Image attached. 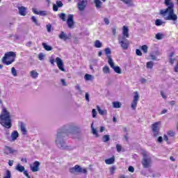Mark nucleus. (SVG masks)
<instances>
[{
	"label": "nucleus",
	"mask_w": 178,
	"mask_h": 178,
	"mask_svg": "<svg viewBox=\"0 0 178 178\" xmlns=\"http://www.w3.org/2000/svg\"><path fill=\"white\" fill-rule=\"evenodd\" d=\"M56 62L57 63V66L61 72H65V68L63 67V60L60 59V58L57 57L56 58Z\"/></svg>",
	"instance_id": "nucleus-12"
},
{
	"label": "nucleus",
	"mask_w": 178,
	"mask_h": 178,
	"mask_svg": "<svg viewBox=\"0 0 178 178\" xmlns=\"http://www.w3.org/2000/svg\"><path fill=\"white\" fill-rule=\"evenodd\" d=\"M113 108H115V109L122 108V103H120V102H113Z\"/></svg>",
	"instance_id": "nucleus-30"
},
{
	"label": "nucleus",
	"mask_w": 178,
	"mask_h": 178,
	"mask_svg": "<svg viewBox=\"0 0 178 178\" xmlns=\"http://www.w3.org/2000/svg\"><path fill=\"white\" fill-rule=\"evenodd\" d=\"M129 172H131V173H134V167L130 165L128 168Z\"/></svg>",
	"instance_id": "nucleus-53"
},
{
	"label": "nucleus",
	"mask_w": 178,
	"mask_h": 178,
	"mask_svg": "<svg viewBox=\"0 0 178 178\" xmlns=\"http://www.w3.org/2000/svg\"><path fill=\"white\" fill-rule=\"evenodd\" d=\"M103 72L105 74H108L109 73H111V69H109V67L108 66H104L103 67Z\"/></svg>",
	"instance_id": "nucleus-36"
},
{
	"label": "nucleus",
	"mask_w": 178,
	"mask_h": 178,
	"mask_svg": "<svg viewBox=\"0 0 178 178\" xmlns=\"http://www.w3.org/2000/svg\"><path fill=\"white\" fill-rule=\"evenodd\" d=\"M59 38L60 40H63L64 41H66V40H69V37L67 36V35H66V33H65V32L61 31L60 34L58 35Z\"/></svg>",
	"instance_id": "nucleus-24"
},
{
	"label": "nucleus",
	"mask_w": 178,
	"mask_h": 178,
	"mask_svg": "<svg viewBox=\"0 0 178 178\" xmlns=\"http://www.w3.org/2000/svg\"><path fill=\"white\" fill-rule=\"evenodd\" d=\"M141 49L144 54H147V52H148V46L144 44L141 47Z\"/></svg>",
	"instance_id": "nucleus-45"
},
{
	"label": "nucleus",
	"mask_w": 178,
	"mask_h": 178,
	"mask_svg": "<svg viewBox=\"0 0 178 178\" xmlns=\"http://www.w3.org/2000/svg\"><path fill=\"white\" fill-rule=\"evenodd\" d=\"M97 109L101 116H105L108 114V111L106 109L102 110L99 106H97Z\"/></svg>",
	"instance_id": "nucleus-19"
},
{
	"label": "nucleus",
	"mask_w": 178,
	"mask_h": 178,
	"mask_svg": "<svg viewBox=\"0 0 178 178\" xmlns=\"http://www.w3.org/2000/svg\"><path fill=\"white\" fill-rule=\"evenodd\" d=\"M120 41H129V40L126 39V35L120 36L118 38V42H120Z\"/></svg>",
	"instance_id": "nucleus-43"
},
{
	"label": "nucleus",
	"mask_w": 178,
	"mask_h": 178,
	"mask_svg": "<svg viewBox=\"0 0 178 178\" xmlns=\"http://www.w3.org/2000/svg\"><path fill=\"white\" fill-rule=\"evenodd\" d=\"M63 6V3L61 1H56V4L53 5V10L54 12H58V8H62Z\"/></svg>",
	"instance_id": "nucleus-14"
},
{
	"label": "nucleus",
	"mask_w": 178,
	"mask_h": 178,
	"mask_svg": "<svg viewBox=\"0 0 178 178\" xmlns=\"http://www.w3.org/2000/svg\"><path fill=\"white\" fill-rule=\"evenodd\" d=\"M88 4V0H79L77 3L78 9L80 12L86 10L87 5Z\"/></svg>",
	"instance_id": "nucleus-10"
},
{
	"label": "nucleus",
	"mask_w": 178,
	"mask_h": 178,
	"mask_svg": "<svg viewBox=\"0 0 178 178\" xmlns=\"http://www.w3.org/2000/svg\"><path fill=\"white\" fill-rule=\"evenodd\" d=\"M105 131V127H101L99 129L100 133H104Z\"/></svg>",
	"instance_id": "nucleus-60"
},
{
	"label": "nucleus",
	"mask_w": 178,
	"mask_h": 178,
	"mask_svg": "<svg viewBox=\"0 0 178 178\" xmlns=\"http://www.w3.org/2000/svg\"><path fill=\"white\" fill-rule=\"evenodd\" d=\"M31 19L33 23H34L35 24V26H40V23H38V20L37 19V18L35 16H32Z\"/></svg>",
	"instance_id": "nucleus-38"
},
{
	"label": "nucleus",
	"mask_w": 178,
	"mask_h": 178,
	"mask_svg": "<svg viewBox=\"0 0 178 178\" xmlns=\"http://www.w3.org/2000/svg\"><path fill=\"white\" fill-rule=\"evenodd\" d=\"M19 13L21 16H26L27 15V8L24 6L18 7Z\"/></svg>",
	"instance_id": "nucleus-16"
},
{
	"label": "nucleus",
	"mask_w": 178,
	"mask_h": 178,
	"mask_svg": "<svg viewBox=\"0 0 178 178\" xmlns=\"http://www.w3.org/2000/svg\"><path fill=\"white\" fill-rule=\"evenodd\" d=\"M16 58V53L13 51L7 52L4 54V56L2 58L1 62L7 66L12 65L15 62Z\"/></svg>",
	"instance_id": "nucleus-4"
},
{
	"label": "nucleus",
	"mask_w": 178,
	"mask_h": 178,
	"mask_svg": "<svg viewBox=\"0 0 178 178\" xmlns=\"http://www.w3.org/2000/svg\"><path fill=\"white\" fill-rule=\"evenodd\" d=\"M122 2H124L128 6H134V3H133V0H121Z\"/></svg>",
	"instance_id": "nucleus-26"
},
{
	"label": "nucleus",
	"mask_w": 178,
	"mask_h": 178,
	"mask_svg": "<svg viewBox=\"0 0 178 178\" xmlns=\"http://www.w3.org/2000/svg\"><path fill=\"white\" fill-rule=\"evenodd\" d=\"M167 134L169 136V137H175L176 136V132L172 130H170L167 131Z\"/></svg>",
	"instance_id": "nucleus-40"
},
{
	"label": "nucleus",
	"mask_w": 178,
	"mask_h": 178,
	"mask_svg": "<svg viewBox=\"0 0 178 178\" xmlns=\"http://www.w3.org/2000/svg\"><path fill=\"white\" fill-rule=\"evenodd\" d=\"M95 3L97 9L101 8V6L102 5V2L100 0H95Z\"/></svg>",
	"instance_id": "nucleus-32"
},
{
	"label": "nucleus",
	"mask_w": 178,
	"mask_h": 178,
	"mask_svg": "<svg viewBox=\"0 0 178 178\" xmlns=\"http://www.w3.org/2000/svg\"><path fill=\"white\" fill-rule=\"evenodd\" d=\"M117 152H120L122 151V146L119 144L116 145Z\"/></svg>",
	"instance_id": "nucleus-52"
},
{
	"label": "nucleus",
	"mask_w": 178,
	"mask_h": 178,
	"mask_svg": "<svg viewBox=\"0 0 178 178\" xmlns=\"http://www.w3.org/2000/svg\"><path fill=\"white\" fill-rule=\"evenodd\" d=\"M115 171H116V167L115 165L112 166L110 168V172H111V175H113V173H115Z\"/></svg>",
	"instance_id": "nucleus-49"
},
{
	"label": "nucleus",
	"mask_w": 178,
	"mask_h": 178,
	"mask_svg": "<svg viewBox=\"0 0 178 178\" xmlns=\"http://www.w3.org/2000/svg\"><path fill=\"white\" fill-rule=\"evenodd\" d=\"M0 124L6 129H10L12 127V118L10 116V112H9L6 108H3L0 115Z\"/></svg>",
	"instance_id": "nucleus-3"
},
{
	"label": "nucleus",
	"mask_w": 178,
	"mask_h": 178,
	"mask_svg": "<svg viewBox=\"0 0 178 178\" xmlns=\"http://www.w3.org/2000/svg\"><path fill=\"white\" fill-rule=\"evenodd\" d=\"M105 163L106 165H113V163H115V157L113 156L110 159H107L105 160Z\"/></svg>",
	"instance_id": "nucleus-25"
},
{
	"label": "nucleus",
	"mask_w": 178,
	"mask_h": 178,
	"mask_svg": "<svg viewBox=\"0 0 178 178\" xmlns=\"http://www.w3.org/2000/svg\"><path fill=\"white\" fill-rule=\"evenodd\" d=\"M94 47L95 48H102V42L99 40H95L94 43Z\"/></svg>",
	"instance_id": "nucleus-29"
},
{
	"label": "nucleus",
	"mask_w": 178,
	"mask_h": 178,
	"mask_svg": "<svg viewBox=\"0 0 178 178\" xmlns=\"http://www.w3.org/2000/svg\"><path fill=\"white\" fill-rule=\"evenodd\" d=\"M69 172L72 175H77L79 173H83V175H87V169L83 168L79 165H76L74 167L69 168Z\"/></svg>",
	"instance_id": "nucleus-5"
},
{
	"label": "nucleus",
	"mask_w": 178,
	"mask_h": 178,
	"mask_svg": "<svg viewBox=\"0 0 178 178\" xmlns=\"http://www.w3.org/2000/svg\"><path fill=\"white\" fill-rule=\"evenodd\" d=\"M44 58H45V55H44V53L39 54L38 55L39 60H44Z\"/></svg>",
	"instance_id": "nucleus-48"
},
{
	"label": "nucleus",
	"mask_w": 178,
	"mask_h": 178,
	"mask_svg": "<svg viewBox=\"0 0 178 178\" xmlns=\"http://www.w3.org/2000/svg\"><path fill=\"white\" fill-rule=\"evenodd\" d=\"M85 98H86V101H87V102H90V94H88V92L86 93Z\"/></svg>",
	"instance_id": "nucleus-51"
},
{
	"label": "nucleus",
	"mask_w": 178,
	"mask_h": 178,
	"mask_svg": "<svg viewBox=\"0 0 178 178\" xmlns=\"http://www.w3.org/2000/svg\"><path fill=\"white\" fill-rule=\"evenodd\" d=\"M136 55H138V56H143V53L141 52V50L137 49L136 50Z\"/></svg>",
	"instance_id": "nucleus-50"
},
{
	"label": "nucleus",
	"mask_w": 178,
	"mask_h": 178,
	"mask_svg": "<svg viewBox=\"0 0 178 178\" xmlns=\"http://www.w3.org/2000/svg\"><path fill=\"white\" fill-rule=\"evenodd\" d=\"M174 71L175 72V73H178V65H177H177L175 67Z\"/></svg>",
	"instance_id": "nucleus-64"
},
{
	"label": "nucleus",
	"mask_w": 178,
	"mask_h": 178,
	"mask_svg": "<svg viewBox=\"0 0 178 178\" xmlns=\"http://www.w3.org/2000/svg\"><path fill=\"white\" fill-rule=\"evenodd\" d=\"M35 15H40V16H47V11H38L37 8L32 9Z\"/></svg>",
	"instance_id": "nucleus-18"
},
{
	"label": "nucleus",
	"mask_w": 178,
	"mask_h": 178,
	"mask_svg": "<svg viewBox=\"0 0 178 178\" xmlns=\"http://www.w3.org/2000/svg\"><path fill=\"white\" fill-rule=\"evenodd\" d=\"M19 137V132L17 131H13L11 134L12 141H16Z\"/></svg>",
	"instance_id": "nucleus-21"
},
{
	"label": "nucleus",
	"mask_w": 178,
	"mask_h": 178,
	"mask_svg": "<svg viewBox=\"0 0 178 178\" xmlns=\"http://www.w3.org/2000/svg\"><path fill=\"white\" fill-rule=\"evenodd\" d=\"M91 130H92V134L93 136H95L97 138L99 137V134H98V131H97V129L94 128V122L91 124Z\"/></svg>",
	"instance_id": "nucleus-20"
},
{
	"label": "nucleus",
	"mask_w": 178,
	"mask_h": 178,
	"mask_svg": "<svg viewBox=\"0 0 178 178\" xmlns=\"http://www.w3.org/2000/svg\"><path fill=\"white\" fill-rule=\"evenodd\" d=\"M104 22L105 24H106L107 26L109 24V23H111L108 18H104Z\"/></svg>",
	"instance_id": "nucleus-56"
},
{
	"label": "nucleus",
	"mask_w": 178,
	"mask_h": 178,
	"mask_svg": "<svg viewBox=\"0 0 178 178\" xmlns=\"http://www.w3.org/2000/svg\"><path fill=\"white\" fill-rule=\"evenodd\" d=\"M140 99V95H138V92H134V99L131 102V108L134 110L136 111L137 108V105L138 104V101Z\"/></svg>",
	"instance_id": "nucleus-9"
},
{
	"label": "nucleus",
	"mask_w": 178,
	"mask_h": 178,
	"mask_svg": "<svg viewBox=\"0 0 178 178\" xmlns=\"http://www.w3.org/2000/svg\"><path fill=\"white\" fill-rule=\"evenodd\" d=\"M11 73H12L13 76H14V77H16V76H17V71L16 70V68L13 67L11 68Z\"/></svg>",
	"instance_id": "nucleus-44"
},
{
	"label": "nucleus",
	"mask_w": 178,
	"mask_h": 178,
	"mask_svg": "<svg viewBox=\"0 0 178 178\" xmlns=\"http://www.w3.org/2000/svg\"><path fill=\"white\" fill-rule=\"evenodd\" d=\"M122 34H123V35L126 36V38H129V28L127 26H123Z\"/></svg>",
	"instance_id": "nucleus-23"
},
{
	"label": "nucleus",
	"mask_w": 178,
	"mask_h": 178,
	"mask_svg": "<svg viewBox=\"0 0 178 178\" xmlns=\"http://www.w3.org/2000/svg\"><path fill=\"white\" fill-rule=\"evenodd\" d=\"M97 110L95 108H93L92 110V116L94 119H95V118H97Z\"/></svg>",
	"instance_id": "nucleus-47"
},
{
	"label": "nucleus",
	"mask_w": 178,
	"mask_h": 178,
	"mask_svg": "<svg viewBox=\"0 0 178 178\" xmlns=\"http://www.w3.org/2000/svg\"><path fill=\"white\" fill-rule=\"evenodd\" d=\"M15 151L12 147L9 146H6L4 149V154H6V155H9V154H13Z\"/></svg>",
	"instance_id": "nucleus-22"
},
{
	"label": "nucleus",
	"mask_w": 178,
	"mask_h": 178,
	"mask_svg": "<svg viewBox=\"0 0 178 178\" xmlns=\"http://www.w3.org/2000/svg\"><path fill=\"white\" fill-rule=\"evenodd\" d=\"M20 131L24 136L27 135V129H26V124H24V122H20Z\"/></svg>",
	"instance_id": "nucleus-17"
},
{
	"label": "nucleus",
	"mask_w": 178,
	"mask_h": 178,
	"mask_svg": "<svg viewBox=\"0 0 178 178\" xmlns=\"http://www.w3.org/2000/svg\"><path fill=\"white\" fill-rule=\"evenodd\" d=\"M113 35H116V27L113 28Z\"/></svg>",
	"instance_id": "nucleus-63"
},
{
	"label": "nucleus",
	"mask_w": 178,
	"mask_h": 178,
	"mask_svg": "<svg viewBox=\"0 0 178 178\" xmlns=\"http://www.w3.org/2000/svg\"><path fill=\"white\" fill-rule=\"evenodd\" d=\"M163 138H164V140L166 141V143H169V138H168V135L164 134Z\"/></svg>",
	"instance_id": "nucleus-55"
},
{
	"label": "nucleus",
	"mask_w": 178,
	"mask_h": 178,
	"mask_svg": "<svg viewBox=\"0 0 178 178\" xmlns=\"http://www.w3.org/2000/svg\"><path fill=\"white\" fill-rule=\"evenodd\" d=\"M156 26H162V24H165V22H163L162 19H158L155 21Z\"/></svg>",
	"instance_id": "nucleus-35"
},
{
	"label": "nucleus",
	"mask_w": 178,
	"mask_h": 178,
	"mask_svg": "<svg viewBox=\"0 0 178 178\" xmlns=\"http://www.w3.org/2000/svg\"><path fill=\"white\" fill-rule=\"evenodd\" d=\"M85 80L86 81H90V80H92V75L91 74H86L85 76H84Z\"/></svg>",
	"instance_id": "nucleus-42"
},
{
	"label": "nucleus",
	"mask_w": 178,
	"mask_h": 178,
	"mask_svg": "<svg viewBox=\"0 0 178 178\" xmlns=\"http://www.w3.org/2000/svg\"><path fill=\"white\" fill-rule=\"evenodd\" d=\"M74 15L72 14L68 15V18L67 19V24L69 29H74Z\"/></svg>",
	"instance_id": "nucleus-11"
},
{
	"label": "nucleus",
	"mask_w": 178,
	"mask_h": 178,
	"mask_svg": "<svg viewBox=\"0 0 178 178\" xmlns=\"http://www.w3.org/2000/svg\"><path fill=\"white\" fill-rule=\"evenodd\" d=\"M13 160H9L8 161V165L9 166H13Z\"/></svg>",
	"instance_id": "nucleus-62"
},
{
	"label": "nucleus",
	"mask_w": 178,
	"mask_h": 178,
	"mask_svg": "<svg viewBox=\"0 0 178 178\" xmlns=\"http://www.w3.org/2000/svg\"><path fill=\"white\" fill-rule=\"evenodd\" d=\"M162 141H163V138H162V136H159L158 138H157V143H162Z\"/></svg>",
	"instance_id": "nucleus-58"
},
{
	"label": "nucleus",
	"mask_w": 178,
	"mask_h": 178,
	"mask_svg": "<svg viewBox=\"0 0 178 178\" xmlns=\"http://www.w3.org/2000/svg\"><path fill=\"white\" fill-rule=\"evenodd\" d=\"M155 38H156V40H162V38H163V34L158 33L157 34H156Z\"/></svg>",
	"instance_id": "nucleus-46"
},
{
	"label": "nucleus",
	"mask_w": 178,
	"mask_h": 178,
	"mask_svg": "<svg viewBox=\"0 0 178 178\" xmlns=\"http://www.w3.org/2000/svg\"><path fill=\"white\" fill-rule=\"evenodd\" d=\"M140 83L142 84H145V83H147V79H145V78H141L140 79Z\"/></svg>",
	"instance_id": "nucleus-57"
},
{
	"label": "nucleus",
	"mask_w": 178,
	"mask_h": 178,
	"mask_svg": "<svg viewBox=\"0 0 178 178\" xmlns=\"http://www.w3.org/2000/svg\"><path fill=\"white\" fill-rule=\"evenodd\" d=\"M166 9L160 10V15L163 16L165 20H172L173 24H177V15L175 14V3L170 0H165Z\"/></svg>",
	"instance_id": "nucleus-2"
},
{
	"label": "nucleus",
	"mask_w": 178,
	"mask_h": 178,
	"mask_svg": "<svg viewBox=\"0 0 178 178\" xmlns=\"http://www.w3.org/2000/svg\"><path fill=\"white\" fill-rule=\"evenodd\" d=\"M169 60H170V63L171 65H173V64L175 63V58H170Z\"/></svg>",
	"instance_id": "nucleus-59"
},
{
	"label": "nucleus",
	"mask_w": 178,
	"mask_h": 178,
	"mask_svg": "<svg viewBox=\"0 0 178 178\" xmlns=\"http://www.w3.org/2000/svg\"><path fill=\"white\" fill-rule=\"evenodd\" d=\"M60 81H61L63 86H67V85H66V81H65L64 79H60Z\"/></svg>",
	"instance_id": "nucleus-61"
},
{
	"label": "nucleus",
	"mask_w": 178,
	"mask_h": 178,
	"mask_svg": "<svg viewBox=\"0 0 178 178\" xmlns=\"http://www.w3.org/2000/svg\"><path fill=\"white\" fill-rule=\"evenodd\" d=\"M58 17L63 22H66V14L64 13H61L60 14L58 15Z\"/></svg>",
	"instance_id": "nucleus-37"
},
{
	"label": "nucleus",
	"mask_w": 178,
	"mask_h": 178,
	"mask_svg": "<svg viewBox=\"0 0 178 178\" xmlns=\"http://www.w3.org/2000/svg\"><path fill=\"white\" fill-rule=\"evenodd\" d=\"M42 45L45 51H52V47L48 45L47 43L43 42Z\"/></svg>",
	"instance_id": "nucleus-27"
},
{
	"label": "nucleus",
	"mask_w": 178,
	"mask_h": 178,
	"mask_svg": "<svg viewBox=\"0 0 178 178\" xmlns=\"http://www.w3.org/2000/svg\"><path fill=\"white\" fill-rule=\"evenodd\" d=\"M30 74L32 79H37L38 77V72L35 70L31 71Z\"/></svg>",
	"instance_id": "nucleus-28"
},
{
	"label": "nucleus",
	"mask_w": 178,
	"mask_h": 178,
	"mask_svg": "<svg viewBox=\"0 0 178 178\" xmlns=\"http://www.w3.org/2000/svg\"><path fill=\"white\" fill-rule=\"evenodd\" d=\"M75 89L79 91V94L80 95H83V92H84V91L83 90H81V87H80V85L77 84L76 86H75Z\"/></svg>",
	"instance_id": "nucleus-34"
},
{
	"label": "nucleus",
	"mask_w": 178,
	"mask_h": 178,
	"mask_svg": "<svg viewBox=\"0 0 178 178\" xmlns=\"http://www.w3.org/2000/svg\"><path fill=\"white\" fill-rule=\"evenodd\" d=\"M152 164V159L149 157L147 152L143 153V158L142 159V165L145 169H148V168H151V165Z\"/></svg>",
	"instance_id": "nucleus-6"
},
{
	"label": "nucleus",
	"mask_w": 178,
	"mask_h": 178,
	"mask_svg": "<svg viewBox=\"0 0 178 178\" xmlns=\"http://www.w3.org/2000/svg\"><path fill=\"white\" fill-rule=\"evenodd\" d=\"M76 133H79V127L74 125V124H67L58 129L55 139L58 148L64 151H73V149H75L76 147L66 144L65 138L69 134H76Z\"/></svg>",
	"instance_id": "nucleus-1"
},
{
	"label": "nucleus",
	"mask_w": 178,
	"mask_h": 178,
	"mask_svg": "<svg viewBox=\"0 0 178 178\" xmlns=\"http://www.w3.org/2000/svg\"><path fill=\"white\" fill-rule=\"evenodd\" d=\"M16 170H18V172H24L26 170L24 168V166H22L20 164H17V165L16 166Z\"/></svg>",
	"instance_id": "nucleus-31"
},
{
	"label": "nucleus",
	"mask_w": 178,
	"mask_h": 178,
	"mask_svg": "<svg viewBox=\"0 0 178 178\" xmlns=\"http://www.w3.org/2000/svg\"><path fill=\"white\" fill-rule=\"evenodd\" d=\"M31 170L32 172H38L40 170V163L38 161H35L33 165H31Z\"/></svg>",
	"instance_id": "nucleus-15"
},
{
	"label": "nucleus",
	"mask_w": 178,
	"mask_h": 178,
	"mask_svg": "<svg viewBox=\"0 0 178 178\" xmlns=\"http://www.w3.org/2000/svg\"><path fill=\"white\" fill-rule=\"evenodd\" d=\"M111 140V136L109 135H104L102 137V141L103 143H108Z\"/></svg>",
	"instance_id": "nucleus-33"
},
{
	"label": "nucleus",
	"mask_w": 178,
	"mask_h": 178,
	"mask_svg": "<svg viewBox=\"0 0 178 178\" xmlns=\"http://www.w3.org/2000/svg\"><path fill=\"white\" fill-rule=\"evenodd\" d=\"M159 124H161V121L152 124V131L153 132L154 137H158V136H159Z\"/></svg>",
	"instance_id": "nucleus-8"
},
{
	"label": "nucleus",
	"mask_w": 178,
	"mask_h": 178,
	"mask_svg": "<svg viewBox=\"0 0 178 178\" xmlns=\"http://www.w3.org/2000/svg\"><path fill=\"white\" fill-rule=\"evenodd\" d=\"M119 44L121 46V48L124 50L129 49V45H130V42L129 40H125L123 42V40L119 42Z\"/></svg>",
	"instance_id": "nucleus-13"
},
{
	"label": "nucleus",
	"mask_w": 178,
	"mask_h": 178,
	"mask_svg": "<svg viewBox=\"0 0 178 178\" xmlns=\"http://www.w3.org/2000/svg\"><path fill=\"white\" fill-rule=\"evenodd\" d=\"M52 28V26L51 24H47V30L48 31V33L51 32V29Z\"/></svg>",
	"instance_id": "nucleus-54"
},
{
	"label": "nucleus",
	"mask_w": 178,
	"mask_h": 178,
	"mask_svg": "<svg viewBox=\"0 0 178 178\" xmlns=\"http://www.w3.org/2000/svg\"><path fill=\"white\" fill-rule=\"evenodd\" d=\"M105 54L106 55L107 58L108 56H111V54H112V51H111V49L106 48L104 49Z\"/></svg>",
	"instance_id": "nucleus-41"
},
{
	"label": "nucleus",
	"mask_w": 178,
	"mask_h": 178,
	"mask_svg": "<svg viewBox=\"0 0 178 178\" xmlns=\"http://www.w3.org/2000/svg\"><path fill=\"white\" fill-rule=\"evenodd\" d=\"M108 63L111 66L112 69H113L115 73L118 74H122V69L119 66H115V63H113V60H112V57L111 56H108Z\"/></svg>",
	"instance_id": "nucleus-7"
},
{
	"label": "nucleus",
	"mask_w": 178,
	"mask_h": 178,
	"mask_svg": "<svg viewBox=\"0 0 178 178\" xmlns=\"http://www.w3.org/2000/svg\"><path fill=\"white\" fill-rule=\"evenodd\" d=\"M146 67H147V69H152V67H154V62L152 61L147 62L146 64Z\"/></svg>",
	"instance_id": "nucleus-39"
}]
</instances>
